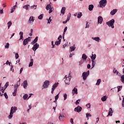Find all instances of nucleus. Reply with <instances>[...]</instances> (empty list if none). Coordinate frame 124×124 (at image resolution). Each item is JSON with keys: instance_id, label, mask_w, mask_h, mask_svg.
Instances as JSON below:
<instances>
[{"instance_id": "1", "label": "nucleus", "mask_w": 124, "mask_h": 124, "mask_svg": "<svg viewBox=\"0 0 124 124\" xmlns=\"http://www.w3.org/2000/svg\"><path fill=\"white\" fill-rule=\"evenodd\" d=\"M17 108L16 107H12L11 108L10 115L8 116V119H12V117H13V114L14 113H16V111H17Z\"/></svg>"}, {"instance_id": "2", "label": "nucleus", "mask_w": 124, "mask_h": 124, "mask_svg": "<svg viewBox=\"0 0 124 124\" xmlns=\"http://www.w3.org/2000/svg\"><path fill=\"white\" fill-rule=\"evenodd\" d=\"M21 79H19V80L17 82L16 84L14 86V92L13 93V95L14 96H16V95L17 94V89L19 88V86L20 85V82Z\"/></svg>"}, {"instance_id": "3", "label": "nucleus", "mask_w": 124, "mask_h": 124, "mask_svg": "<svg viewBox=\"0 0 124 124\" xmlns=\"http://www.w3.org/2000/svg\"><path fill=\"white\" fill-rule=\"evenodd\" d=\"M71 79V76L70 75V73L69 74L68 77H67L66 75L65 76L64 78V81L66 84V85H69L70 80Z\"/></svg>"}, {"instance_id": "4", "label": "nucleus", "mask_w": 124, "mask_h": 124, "mask_svg": "<svg viewBox=\"0 0 124 124\" xmlns=\"http://www.w3.org/2000/svg\"><path fill=\"white\" fill-rule=\"evenodd\" d=\"M100 6L99 7L103 8L106 6L107 4V0H101L99 2Z\"/></svg>"}, {"instance_id": "5", "label": "nucleus", "mask_w": 124, "mask_h": 124, "mask_svg": "<svg viewBox=\"0 0 124 124\" xmlns=\"http://www.w3.org/2000/svg\"><path fill=\"white\" fill-rule=\"evenodd\" d=\"M115 23V19H112L108 22H106L107 25L108 26V27H111V29H114V23Z\"/></svg>"}, {"instance_id": "6", "label": "nucleus", "mask_w": 124, "mask_h": 124, "mask_svg": "<svg viewBox=\"0 0 124 124\" xmlns=\"http://www.w3.org/2000/svg\"><path fill=\"white\" fill-rule=\"evenodd\" d=\"M90 75V71H88L87 72H84L82 73V77L83 80H86L88 76Z\"/></svg>"}, {"instance_id": "7", "label": "nucleus", "mask_w": 124, "mask_h": 124, "mask_svg": "<svg viewBox=\"0 0 124 124\" xmlns=\"http://www.w3.org/2000/svg\"><path fill=\"white\" fill-rule=\"evenodd\" d=\"M50 82L49 80H46L43 85V89H47V88L49 86V85H50Z\"/></svg>"}, {"instance_id": "8", "label": "nucleus", "mask_w": 124, "mask_h": 124, "mask_svg": "<svg viewBox=\"0 0 124 124\" xmlns=\"http://www.w3.org/2000/svg\"><path fill=\"white\" fill-rule=\"evenodd\" d=\"M46 10H49L48 13H52L53 12V10H54V8L51 7V4H48L46 6Z\"/></svg>"}, {"instance_id": "9", "label": "nucleus", "mask_w": 124, "mask_h": 124, "mask_svg": "<svg viewBox=\"0 0 124 124\" xmlns=\"http://www.w3.org/2000/svg\"><path fill=\"white\" fill-rule=\"evenodd\" d=\"M58 86H59L58 82L55 83V84H54L53 85L52 88L51 89V93H52V94H53V93H54V91H55V90L56 89V88H57V87H58Z\"/></svg>"}, {"instance_id": "10", "label": "nucleus", "mask_w": 124, "mask_h": 124, "mask_svg": "<svg viewBox=\"0 0 124 124\" xmlns=\"http://www.w3.org/2000/svg\"><path fill=\"white\" fill-rule=\"evenodd\" d=\"M38 48H39V44H38V43H36L33 45L32 49L33 51H34V52H35V51H36V50H37Z\"/></svg>"}, {"instance_id": "11", "label": "nucleus", "mask_w": 124, "mask_h": 124, "mask_svg": "<svg viewBox=\"0 0 124 124\" xmlns=\"http://www.w3.org/2000/svg\"><path fill=\"white\" fill-rule=\"evenodd\" d=\"M82 107L80 106H78L77 108H75L74 109L75 112H77L78 113H80L82 111Z\"/></svg>"}, {"instance_id": "12", "label": "nucleus", "mask_w": 124, "mask_h": 124, "mask_svg": "<svg viewBox=\"0 0 124 124\" xmlns=\"http://www.w3.org/2000/svg\"><path fill=\"white\" fill-rule=\"evenodd\" d=\"M34 21V19L33 18V16H31L28 20V24L29 25H32V24H33Z\"/></svg>"}, {"instance_id": "13", "label": "nucleus", "mask_w": 124, "mask_h": 124, "mask_svg": "<svg viewBox=\"0 0 124 124\" xmlns=\"http://www.w3.org/2000/svg\"><path fill=\"white\" fill-rule=\"evenodd\" d=\"M62 35H60L58 38V41H56L55 42V45H57V46H59L60 45V44H61V42L62 41Z\"/></svg>"}, {"instance_id": "14", "label": "nucleus", "mask_w": 124, "mask_h": 124, "mask_svg": "<svg viewBox=\"0 0 124 124\" xmlns=\"http://www.w3.org/2000/svg\"><path fill=\"white\" fill-rule=\"evenodd\" d=\"M21 86H23L24 89H27V87H28V80H24L23 83L21 84Z\"/></svg>"}, {"instance_id": "15", "label": "nucleus", "mask_w": 124, "mask_h": 124, "mask_svg": "<svg viewBox=\"0 0 124 124\" xmlns=\"http://www.w3.org/2000/svg\"><path fill=\"white\" fill-rule=\"evenodd\" d=\"M63 118H65L64 114H63V113H60L59 117V120L62 121L63 120Z\"/></svg>"}, {"instance_id": "16", "label": "nucleus", "mask_w": 124, "mask_h": 124, "mask_svg": "<svg viewBox=\"0 0 124 124\" xmlns=\"http://www.w3.org/2000/svg\"><path fill=\"white\" fill-rule=\"evenodd\" d=\"M103 21V18L101 17V16H99L98 17V24H102V21Z\"/></svg>"}, {"instance_id": "17", "label": "nucleus", "mask_w": 124, "mask_h": 124, "mask_svg": "<svg viewBox=\"0 0 124 124\" xmlns=\"http://www.w3.org/2000/svg\"><path fill=\"white\" fill-rule=\"evenodd\" d=\"M108 116H110V117H112V116H113V109H112V108H110L109 109V112L108 115H107V117H108Z\"/></svg>"}, {"instance_id": "18", "label": "nucleus", "mask_w": 124, "mask_h": 124, "mask_svg": "<svg viewBox=\"0 0 124 124\" xmlns=\"http://www.w3.org/2000/svg\"><path fill=\"white\" fill-rule=\"evenodd\" d=\"M30 61L31 62L29 65V67H31V66H32V65H33V59H32V57H31V56Z\"/></svg>"}, {"instance_id": "19", "label": "nucleus", "mask_w": 124, "mask_h": 124, "mask_svg": "<svg viewBox=\"0 0 124 124\" xmlns=\"http://www.w3.org/2000/svg\"><path fill=\"white\" fill-rule=\"evenodd\" d=\"M30 41V40H29V38L25 39L23 41V45L24 46H26L28 43H29V42Z\"/></svg>"}, {"instance_id": "20", "label": "nucleus", "mask_w": 124, "mask_h": 124, "mask_svg": "<svg viewBox=\"0 0 124 124\" xmlns=\"http://www.w3.org/2000/svg\"><path fill=\"white\" fill-rule=\"evenodd\" d=\"M92 39L95 41H96L97 42H99V41L101 40L99 37H92Z\"/></svg>"}, {"instance_id": "21", "label": "nucleus", "mask_w": 124, "mask_h": 124, "mask_svg": "<svg viewBox=\"0 0 124 124\" xmlns=\"http://www.w3.org/2000/svg\"><path fill=\"white\" fill-rule=\"evenodd\" d=\"M117 11H118V9H113L112 11L110 12L111 15H112V16H113L114 14H116V13H117Z\"/></svg>"}, {"instance_id": "22", "label": "nucleus", "mask_w": 124, "mask_h": 124, "mask_svg": "<svg viewBox=\"0 0 124 124\" xmlns=\"http://www.w3.org/2000/svg\"><path fill=\"white\" fill-rule=\"evenodd\" d=\"M70 49H71V50H70V53H71V52H73V51H75V49H76V47H75V45H74L73 46L70 47Z\"/></svg>"}, {"instance_id": "23", "label": "nucleus", "mask_w": 124, "mask_h": 124, "mask_svg": "<svg viewBox=\"0 0 124 124\" xmlns=\"http://www.w3.org/2000/svg\"><path fill=\"white\" fill-rule=\"evenodd\" d=\"M72 93L73 95H74V93H76V94H77L78 93L77 88H74V89L72 90Z\"/></svg>"}, {"instance_id": "24", "label": "nucleus", "mask_w": 124, "mask_h": 124, "mask_svg": "<svg viewBox=\"0 0 124 124\" xmlns=\"http://www.w3.org/2000/svg\"><path fill=\"white\" fill-rule=\"evenodd\" d=\"M66 9V8H65V7H62L61 12L62 14V15H64V13H65Z\"/></svg>"}, {"instance_id": "25", "label": "nucleus", "mask_w": 124, "mask_h": 124, "mask_svg": "<svg viewBox=\"0 0 124 124\" xmlns=\"http://www.w3.org/2000/svg\"><path fill=\"white\" fill-rule=\"evenodd\" d=\"M123 73L124 75H122V76L121 77V82H122V83H123V84H124V69H123Z\"/></svg>"}, {"instance_id": "26", "label": "nucleus", "mask_w": 124, "mask_h": 124, "mask_svg": "<svg viewBox=\"0 0 124 124\" xmlns=\"http://www.w3.org/2000/svg\"><path fill=\"white\" fill-rule=\"evenodd\" d=\"M91 59L92 61H94V60H95V59H96V54H92V55L91 57Z\"/></svg>"}, {"instance_id": "27", "label": "nucleus", "mask_w": 124, "mask_h": 124, "mask_svg": "<svg viewBox=\"0 0 124 124\" xmlns=\"http://www.w3.org/2000/svg\"><path fill=\"white\" fill-rule=\"evenodd\" d=\"M93 5L91 4V5H89V11H93Z\"/></svg>"}, {"instance_id": "28", "label": "nucleus", "mask_w": 124, "mask_h": 124, "mask_svg": "<svg viewBox=\"0 0 124 124\" xmlns=\"http://www.w3.org/2000/svg\"><path fill=\"white\" fill-rule=\"evenodd\" d=\"M66 31H67V27H65L63 31V33L62 35L63 39H64V34H65V32H66Z\"/></svg>"}, {"instance_id": "29", "label": "nucleus", "mask_w": 124, "mask_h": 124, "mask_svg": "<svg viewBox=\"0 0 124 124\" xmlns=\"http://www.w3.org/2000/svg\"><path fill=\"white\" fill-rule=\"evenodd\" d=\"M24 34V33L22 31H20L19 32V35H20V38H19V40H21L22 39H23V35Z\"/></svg>"}, {"instance_id": "30", "label": "nucleus", "mask_w": 124, "mask_h": 124, "mask_svg": "<svg viewBox=\"0 0 124 124\" xmlns=\"http://www.w3.org/2000/svg\"><path fill=\"white\" fill-rule=\"evenodd\" d=\"M82 59H83V60H84V61H86L87 59H88V57L85 54H83L82 56Z\"/></svg>"}, {"instance_id": "31", "label": "nucleus", "mask_w": 124, "mask_h": 124, "mask_svg": "<svg viewBox=\"0 0 124 124\" xmlns=\"http://www.w3.org/2000/svg\"><path fill=\"white\" fill-rule=\"evenodd\" d=\"M100 83H101V79H97V82L96 83V86H99V85H100Z\"/></svg>"}, {"instance_id": "32", "label": "nucleus", "mask_w": 124, "mask_h": 124, "mask_svg": "<svg viewBox=\"0 0 124 124\" xmlns=\"http://www.w3.org/2000/svg\"><path fill=\"white\" fill-rule=\"evenodd\" d=\"M29 7H30V5H25L23 7V8L26 9V10H29Z\"/></svg>"}, {"instance_id": "33", "label": "nucleus", "mask_w": 124, "mask_h": 124, "mask_svg": "<svg viewBox=\"0 0 124 124\" xmlns=\"http://www.w3.org/2000/svg\"><path fill=\"white\" fill-rule=\"evenodd\" d=\"M37 40H38V36L36 37V38L33 40V41L32 42L31 44L33 45V44H35V43L37 41Z\"/></svg>"}, {"instance_id": "34", "label": "nucleus", "mask_w": 124, "mask_h": 124, "mask_svg": "<svg viewBox=\"0 0 124 124\" xmlns=\"http://www.w3.org/2000/svg\"><path fill=\"white\" fill-rule=\"evenodd\" d=\"M107 99V97L106 96H104L101 98L102 101H106Z\"/></svg>"}, {"instance_id": "35", "label": "nucleus", "mask_w": 124, "mask_h": 124, "mask_svg": "<svg viewBox=\"0 0 124 124\" xmlns=\"http://www.w3.org/2000/svg\"><path fill=\"white\" fill-rule=\"evenodd\" d=\"M92 68H93V67H94V66L95 65V62H94V60H92Z\"/></svg>"}, {"instance_id": "36", "label": "nucleus", "mask_w": 124, "mask_h": 124, "mask_svg": "<svg viewBox=\"0 0 124 124\" xmlns=\"http://www.w3.org/2000/svg\"><path fill=\"white\" fill-rule=\"evenodd\" d=\"M86 118H87V120H89V118L92 117V114L91 113H87L86 114Z\"/></svg>"}, {"instance_id": "37", "label": "nucleus", "mask_w": 124, "mask_h": 124, "mask_svg": "<svg viewBox=\"0 0 124 124\" xmlns=\"http://www.w3.org/2000/svg\"><path fill=\"white\" fill-rule=\"evenodd\" d=\"M71 17V14L69 13L68 15L67 16V18L66 19V21L68 22L69 20H70V17Z\"/></svg>"}, {"instance_id": "38", "label": "nucleus", "mask_w": 124, "mask_h": 124, "mask_svg": "<svg viewBox=\"0 0 124 124\" xmlns=\"http://www.w3.org/2000/svg\"><path fill=\"white\" fill-rule=\"evenodd\" d=\"M15 9H16V5H15V6H14L13 7V8L11 11V13H13L14 12V11L15 10Z\"/></svg>"}, {"instance_id": "39", "label": "nucleus", "mask_w": 124, "mask_h": 124, "mask_svg": "<svg viewBox=\"0 0 124 124\" xmlns=\"http://www.w3.org/2000/svg\"><path fill=\"white\" fill-rule=\"evenodd\" d=\"M7 25H8V29H10V26L12 25V22L11 21H9L7 23Z\"/></svg>"}, {"instance_id": "40", "label": "nucleus", "mask_w": 124, "mask_h": 124, "mask_svg": "<svg viewBox=\"0 0 124 124\" xmlns=\"http://www.w3.org/2000/svg\"><path fill=\"white\" fill-rule=\"evenodd\" d=\"M38 19L39 20H42L43 19V14H41L38 17Z\"/></svg>"}, {"instance_id": "41", "label": "nucleus", "mask_w": 124, "mask_h": 124, "mask_svg": "<svg viewBox=\"0 0 124 124\" xmlns=\"http://www.w3.org/2000/svg\"><path fill=\"white\" fill-rule=\"evenodd\" d=\"M31 9H36V7H37V5H33V6H31Z\"/></svg>"}, {"instance_id": "42", "label": "nucleus", "mask_w": 124, "mask_h": 124, "mask_svg": "<svg viewBox=\"0 0 124 124\" xmlns=\"http://www.w3.org/2000/svg\"><path fill=\"white\" fill-rule=\"evenodd\" d=\"M81 17H82V13L80 12L78 14L77 17L78 19H80V18H81Z\"/></svg>"}, {"instance_id": "43", "label": "nucleus", "mask_w": 124, "mask_h": 124, "mask_svg": "<svg viewBox=\"0 0 124 124\" xmlns=\"http://www.w3.org/2000/svg\"><path fill=\"white\" fill-rule=\"evenodd\" d=\"M9 46H10L9 43H7L6 44V45L5 46V49H8V48H9Z\"/></svg>"}, {"instance_id": "44", "label": "nucleus", "mask_w": 124, "mask_h": 124, "mask_svg": "<svg viewBox=\"0 0 124 124\" xmlns=\"http://www.w3.org/2000/svg\"><path fill=\"white\" fill-rule=\"evenodd\" d=\"M47 24H50V23H51V22H52V19H51V16H50L49 17V19H47Z\"/></svg>"}, {"instance_id": "45", "label": "nucleus", "mask_w": 124, "mask_h": 124, "mask_svg": "<svg viewBox=\"0 0 124 124\" xmlns=\"http://www.w3.org/2000/svg\"><path fill=\"white\" fill-rule=\"evenodd\" d=\"M89 28H90V25L89 24V22L87 21L85 29H88Z\"/></svg>"}, {"instance_id": "46", "label": "nucleus", "mask_w": 124, "mask_h": 124, "mask_svg": "<svg viewBox=\"0 0 124 124\" xmlns=\"http://www.w3.org/2000/svg\"><path fill=\"white\" fill-rule=\"evenodd\" d=\"M28 94H25L24 96H23V99H24V100H26V99H27L28 98Z\"/></svg>"}, {"instance_id": "47", "label": "nucleus", "mask_w": 124, "mask_h": 124, "mask_svg": "<svg viewBox=\"0 0 124 124\" xmlns=\"http://www.w3.org/2000/svg\"><path fill=\"white\" fill-rule=\"evenodd\" d=\"M9 85V82H7L4 87L6 89V88H7Z\"/></svg>"}, {"instance_id": "48", "label": "nucleus", "mask_w": 124, "mask_h": 124, "mask_svg": "<svg viewBox=\"0 0 124 124\" xmlns=\"http://www.w3.org/2000/svg\"><path fill=\"white\" fill-rule=\"evenodd\" d=\"M64 100H66V98H67V94L66 93L63 94Z\"/></svg>"}, {"instance_id": "49", "label": "nucleus", "mask_w": 124, "mask_h": 124, "mask_svg": "<svg viewBox=\"0 0 124 124\" xmlns=\"http://www.w3.org/2000/svg\"><path fill=\"white\" fill-rule=\"evenodd\" d=\"M6 88L5 87H1V93H4V91H5V89H6Z\"/></svg>"}, {"instance_id": "50", "label": "nucleus", "mask_w": 124, "mask_h": 124, "mask_svg": "<svg viewBox=\"0 0 124 124\" xmlns=\"http://www.w3.org/2000/svg\"><path fill=\"white\" fill-rule=\"evenodd\" d=\"M86 106L87 108V109H90V108H91V104L90 103H88V104H87L86 105Z\"/></svg>"}, {"instance_id": "51", "label": "nucleus", "mask_w": 124, "mask_h": 124, "mask_svg": "<svg viewBox=\"0 0 124 124\" xmlns=\"http://www.w3.org/2000/svg\"><path fill=\"white\" fill-rule=\"evenodd\" d=\"M113 73H114L115 74H116V73L117 75H118V74H119V72H118V71L117 70L114 69L113 70Z\"/></svg>"}, {"instance_id": "52", "label": "nucleus", "mask_w": 124, "mask_h": 124, "mask_svg": "<svg viewBox=\"0 0 124 124\" xmlns=\"http://www.w3.org/2000/svg\"><path fill=\"white\" fill-rule=\"evenodd\" d=\"M59 94H60V93H59V94H58L57 95H56L55 97V101H57V100H58V98H59Z\"/></svg>"}, {"instance_id": "53", "label": "nucleus", "mask_w": 124, "mask_h": 124, "mask_svg": "<svg viewBox=\"0 0 124 124\" xmlns=\"http://www.w3.org/2000/svg\"><path fill=\"white\" fill-rule=\"evenodd\" d=\"M80 101H81L80 100V99L77 100L76 102V105H78V104H79V103H80Z\"/></svg>"}, {"instance_id": "54", "label": "nucleus", "mask_w": 124, "mask_h": 124, "mask_svg": "<svg viewBox=\"0 0 124 124\" xmlns=\"http://www.w3.org/2000/svg\"><path fill=\"white\" fill-rule=\"evenodd\" d=\"M123 88V86H118L117 89H118V92H120L121 91V89Z\"/></svg>"}, {"instance_id": "55", "label": "nucleus", "mask_w": 124, "mask_h": 124, "mask_svg": "<svg viewBox=\"0 0 124 124\" xmlns=\"http://www.w3.org/2000/svg\"><path fill=\"white\" fill-rule=\"evenodd\" d=\"M15 57H16V59L19 58V54H18V53H16Z\"/></svg>"}, {"instance_id": "56", "label": "nucleus", "mask_w": 124, "mask_h": 124, "mask_svg": "<svg viewBox=\"0 0 124 124\" xmlns=\"http://www.w3.org/2000/svg\"><path fill=\"white\" fill-rule=\"evenodd\" d=\"M4 95L5 98H6V99H7V98H8V96L7 95V94L6 93H4Z\"/></svg>"}, {"instance_id": "57", "label": "nucleus", "mask_w": 124, "mask_h": 124, "mask_svg": "<svg viewBox=\"0 0 124 124\" xmlns=\"http://www.w3.org/2000/svg\"><path fill=\"white\" fill-rule=\"evenodd\" d=\"M70 122L71 124H74V122L73 121V119L71 118L70 120Z\"/></svg>"}, {"instance_id": "58", "label": "nucleus", "mask_w": 124, "mask_h": 124, "mask_svg": "<svg viewBox=\"0 0 124 124\" xmlns=\"http://www.w3.org/2000/svg\"><path fill=\"white\" fill-rule=\"evenodd\" d=\"M51 45L52 46V48H55V45H54V41L51 42Z\"/></svg>"}, {"instance_id": "59", "label": "nucleus", "mask_w": 124, "mask_h": 124, "mask_svg": "<svg viewBox=\"0 0 124 124\" xmlns=\"http://www.w3.org/2000/svg\"><path fill=\"white\" fill-rule=\"evenodd\" d=\"M83 62H84V61H83V60H81L79 63V65H81V64H83Z\"/></svg>"}, {"instance_id": "60", "label": "nucleus", "mask_w": 124, "mask_h": 124, "mask_svg": "<svg viewBox=\"0 0 124 124\" xmlns=\"http://www.w3.org/2000/svg\"><path fill=\"white\" fill-rule=\"evenodd\" d=\"M11 71H12L13 72H14V69H13V65H11Z\"/></svg>"}, {"instance_id": "61", "label": "nucleus", "mask_w": 124, "mask_h": 124, "mask_svg": "<svg viewBox=\"0 0 124 124\" xmlns=\"http://www.w3.org/2000/svg\"><path fill=\"white\" fill-rule=\"evenodd\" d=\"M74 56V53L72 54L70 53V55H69V58H72V56Z\"/></svg>"}, {"instance_id": "62", "label": "nucleus", "mask_w": 124, "mask_h": 124, "mask_svg": "<svg viewBox=\"0 0 124 124\" xmlns=\"http://www.w3.org/2000/svg\"><path fill=\"white\" fill-rule=\"evenodd\" d=\"M0 14H3V9L0 10Z\"/></svg>"}, {"instance_id": "63", "label": "nucleus", "mask_w": 124, "mask_h": 124, "mask_svg": "<svg viewBox=\"0 0 124 124\" xmlns=\"http://www.w3.org/2000/svg\"><path fill=\"white\" fill-rule=\"evenodd\" d=\"M87 68H88L89 69L91 68V65L90 64H87Z\"/></svg>"}, {"instance_id": "64", "label": "nucleus", "mask_w": 124, "mask_h": 124, "mask_svg": "<svg viewBox=\"0 0 124 124\" xmlns=\"http://www.w3.org/2000/svg\"><path fill=\"white\" fill-rule=\"evenodd\" d=\"M122 107H124V99L122 101Z\"/></svg>"}]
</instances>
